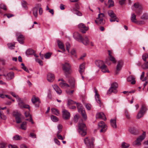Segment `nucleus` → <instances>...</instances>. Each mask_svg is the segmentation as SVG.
I'll use <instances>...</instances> for the list:
<instances>
[{
    "label": "nucleus",
    "mask_w": 148,
    "mask_h": 148,
    "mask_svg": "<svg viewBox=\"0 0 148 148\" xmlns=\"http://www.w3.org/2000/svg\"><path fill=\"white\" fill-rule=\"evenodd\" d=\"M60 86L62 88H65L69 87L70 86L65 82H61L59 83Z\"/></svg>",
    "instance_id": "nucleus-29"
},
{
    "label": "nucleus",
    "mask_w": 148,
    "mask_h": 148,
    "mask_svg": "<svg viewBox=\"0 0 148 148\" xmlns=\"http://www.w3.org/2000/svg\"><path fill=\"white\" fill-rule=\"evenodd\" d=\"M118 87V84L115 82H114L111 84V87L107 91L108 94H110L113 92L114 93H116L117 92V90L116 89Z\"/></svg>",
    "instance_id": "nucleus-5"
},
{
    "label": "nucleus",
    "mask_w": 148,
    "mask_h": 148,
    "mask_svg": "<svg viewBox=\"0 0 148 148\" xmlns=\"http://www.w3.org/2000/svg\"><path fill=\"white\" fill-rule=\"evenodd\" d=\"M108 13L109 16L110 17V21L111 22L115 21L117 17L113 11L111 10H109L108 11Z\"/></svg>",
    "instance_id": "nucleus-8"
},
{
    "label": "nucleus",
    "mask_w": 148,
    "mask_h": 148,
    "mask_svg": "<svg viewBox=\"0 0 148 148\" xmlns=\"http://www.w3.org/2000/svg\"><path fill=\"white\" fill-rule=\"evenodd\" d=\"M13 115L15 117L16 122L17 123H19L22 122L21 118V114L16 111H14L12 113Z\"/></svg>",
    "instance_id": "nucleus-10"
},
{
    "label": "nucleus",
    "mask_w": 148,
    "mask_h": 148,
    "mask_svg": "<svg viewBox=\"0 0 148 148\" xmlns=\"http://www.w3.org/2000/svg\"><path fill=\"white\" fill-rule=\"evenodd\" d=\"M80 42H81L84 45H87L89 44V41L87 36H85L84 37H82V40Z\"/></svg>",
    "instance_id": "nucleus-20"
},
{
    "label": "nucleus",
    "mask_w": 148,
    "mask_h": 148,
    "mask_svg": "<svg viewBox=\"0 0 148 148\" xmlns=\"http://www.w3.org/2000/svg\"><path fill=\"white\" fill-rule=\"evenodd\" d=\"M123 65V62L122 60H120L118 61L115 72L116 75H118L119 73V71L121 70Z\"/></svg>",
    "instance_id": "nucleus-9"
},
{
    "label": "nucleus",
    "mask_w": 148,
    "mask_h": 148,
    "mask_svg": "<svg viewBox=\"0 0 148 148\" xmlns=\"http://www.w3.org/2000/svg\"><path fill=\"white\" fill-rule=\"evenodd\" d=\"M58 131L57 133H58V134H59L62 131V125L60 124L58 125Z\"/></svg>",
    "instance_id": "nucleus-47"
},
{
    "label": "nucleus",
    "mask_w": 148,
    "mask_h": 148,
    "mask_svg": "<svg viewBox=\"0 0 148 148\" xmlns=\"http://www.w3.org/2000/svg\"><path fill=\"white\" fill-rule=\"evenodd\" d=\"M57 136L58 138L59 139L63 140L64 139L62 136L61 135L59 134H58V133H57Z\"/></svg>",
    "instance_id": "nucleus-57"
},
{
    "label": "nucleus",
    "mask_w": 148,
    "mask_h": 148,
    "mask_svg": "<svg viewBox=\"0 0 148 148\" xmlns=\"http://www.w3.org/2000/svg\"><path fill=\"white\" fill-rule=\"evenodd\" d=\"M98 20H95V22L97 25H103L105 23V21L103 18H98V17L97 18Z\"/></svg>",
    "instance_id": "nucleus-19"
},
{
    "label": "nucleus",
    "mask_w": 148,
    "mask_h": 148,
    "mask_svg": "<svg viewBox=\"0 0 148 148\" xmlns=\"http://www.w3.org/2000/svg\"><path fill=\"white\" fill-rule=\"evenodd\" d=\"M16 34L18 36V37L17 38V41L20 43L23 44L24 43V40L25 39L24 36L20 33L17 32Z\"/></svg>",
    "instance_id": "nucleus-13"
},
{
    "label": "nucleus",
    "mask_w": 148,
    "mask_h": 148,
    "mask_svg": "<svg viewBox=\"0 0 148 148\" xmlns=\"http://www.w3.org/2000/svg\"><path fill=\"white\" fill-rule=\"evenodd\" d=\"M62 117L64 119L67 120L69 119L70 117V113L66 110L64 109L62 111Z\"/></svg>",
    "instance_id": "nucleus-12"
},
{
    "label": "nucleus",
    "mask_w": 148,
    "mask_h": 148,
    "mask_svg": "<svg viewBox=\"0 0 148 148\" xmlns=\"http://www.w3.org/2000/svg\"><path fill=\"white\" fill-rule=\"evenodd\" d=\"M125 115L126 117L129 119L130 118V115L127 111H126L125 112Z\"/></svg>",
    "instance_id": "nucleus-63"
},
{
    "label": "nucleus",
    "mask_w": 148,
    "mask_h": 148,
    "mask_svg": "<svg viewBox=\"0 0 148 148\" xmlns=\"http://www.w3.org/2000/svg\"><path fill=\"white\" fill-rule=\"evenodd\" d=\"M0 8L4 10H6L7 8L6 6L4 4L1 3L0 4Z\"/></svg>",
    "instance_id": "nucleus-52"
},
{
    "label": "nucleus",
    "mask_w": 148,
    "mask_h": 148,
    "mask_svg": "<svg viewBox=\"0 0 148 148\" xmlns=\"http://www.w3.org/2000/svg\"><path fill=\"white\" fill-rule=\"evenodd\" d=\"M86 107L87 110H90L91 108V105L90 104H87L86 105Z\"/></svg>",
    "instance_id": "nucleus-64"
},
{
    "label": "nucleus",
    "mask_w": 148,
    "mask_h": 148,
    "mask_svg": "<svg viewBox=\"0 0 148 148\" xmlns=\"http://www.w3.org/2000/svg\"><path fill=\"white\" fill-rule=\"evenodd\" d=\"M8 46L9 47L10 49H13L15 47L14 45H12L11 43H9L8 44Z\"/></svg>",
    "instance_id": "nucleus-58"
},
{
    "label": "nucleus",
    "mask_w": 148,
    "mask_h": 148,
    "mask_svg": "<svg viewBox=\"0 0 148 148\" xmlns=\"http://www.w3.org/2000/svg\"><path fill=\"white\" fill-rule=\"evenodd\" d=\"M146 133L145 132H143L142 135L140 136L136 139L133 143V145L134 146H138L141 145V142L144 140L146 136Z\"/></svg>",
    "instance_id": "nucleus-4"
},
{
    "label": "nucleus",
    "mask_w": 148,
    "mask_h": 148,
    "mask_svg": "<svg viewBox=\"0 0 148 148\" xmlns=\"http://www.w3.org/2000/svg\"><path fill=\"white\" fill-rule=\"evenodd\" d=\"M54 141L58 145H60V141L56 138L54 139Z\"/></svg>",
    "instance_id": "nucleus-62"
},
{
    "label": "nucleus",
    "mask_w": 148,
    "mask_h": 148,
    "mask_svg": "<svg viewBox=\"0 0 148 148\" xmlns=\"http://www.w3.org/2000/svg\"><path fill=\"white\" fill-rule=\"evenodd\" d=\"M95 63L96 66L99 68L104 64L103 61L99 60H96Z\"/></svg>",
    "instance_id": "nucleus-24"
},
{
    "label": "nucleus",
    "mask_w": 148,
    "mask_h": 148,
    "mask_svg": "<svg viewBox=\"0 0 148 148\" xmlns=\"http://www.w3.org/2000/svg\"><path fill=\"white\" fill-rule=\"evenodd\" d=\"M144 114L143 112L140 111L137 115L136 117L137 119H139L141 117H142L144 115Z\"/></svg>",
    "instance_id": "nucleus-41"
},
{
    "label": "nucleus",
    "mask_w": 148,
    "mask_h": 148,
    "mask_svg": "<svg viewBox=\"0 0 148 148\" xmlns=\"http://www.w3.org/2000/svg\"><path fill=\"white\" fill-rule=\"evenodd\" d=\"M68 82L70 84L71 88H75V81L73 79L71 78L69 79L68 80Z\"/></svg>",
    "instance_id": "nucleus-28"
},
{
    "label": "nucleus",
    "mask_w": 148,
    "mask_h": 148,
    "mask_svg": "<svg viewBox=\"0 0 148 148\" xmlns=\"http://www.w3.org/2000/svg\"><path fill=\"white\" fill-rule=\"evenodd\" d=\"M72 11L74 14L78 16H81L82 15V13L80 11L76 10L75 8H74Z\"/></svg>",
    "instance_id": "nucleus-33"
},
{
    "label": "nucleus",
    "mask_w": 148,
    "mask_h": 148,
    "mask_svg": "<svg viewBox=\"0 0 148 148\" xmlns=\"http://www.w3.org/2000/svg\"><path fill=\"white\" fill-rule=\"evenodd\" d=\"M0 118L4 120H6L7 118L6 116L1 111H0Z\"/></svg>",
    "instance_id": "nucleus-43"
},
{
    "label": "nucleus",
    "mask_w": 148,
    "mask_h": 148,
    "mask_svg": "<svg viewBox=\"0 0 148 148\" xmlns=\"http://www.w3.org/2000/svg\"><path fill=\"white\" fill-rule=\"evenodd\" d=\"M143 67H144L145 68H143L144 69H148V61L146 62L143 65Z\"/></svg>",
    "instance_id": "nucleus-59"
},
{
    "label": "nucleus",
    "mask_w": 148,
    "mask_h": 148,
    "mask_svg": "<svg viewBox=\"0 0 148 148\" xmlns=\"http://www.w3.org/2000/svg\"><path fill=\"white\" fill-rule=\"evenodd\" d=\"M77 103H76L75 102L73 101L71 99H69L68 101V106H70L71 105H73L75 104H76L77 105Z\"/></svg>",
    "instance_id": "nucleus-42"
},
{
    "label": "nucleus",
    "mask_w": 148,
    "mask_h": 148,
    "mask_svg": "<svg viewBox=\"0 0 148 148\" xmlns=\"http://www.w3.org/2000/svg\"><path fill=\"white\" fill-rule=\"evenodd\" d=\"M39 100V98L38 97H36L35 95H33L32 99V101L33 103H34L38 101Z\"/></svg>",
    "instance_id": "nucleus-35"
},
{
    "label": "nucleus",
    "mask_w": 148,
    "mask_h": 148,
    "mask_svg": "<svg viewBox=\"0 0 148 148\" xmlns=\"http://www.w3.org/2000/svg\"><path fill=\"white\" fill-rule=\"evenodd\" d=\"M110 60L112 61L113 63H115L116 62V60L115 58L112 55H110L109 57Z\"/></svg>",
    "instance_id": "nucleus-46"
},
{
    "label": "nucleus",
    "mask_w": 148,
    "mask_h": 148,
    "mask_svg": "<svg viewBox=\"0 0 148 148\" xmlns=\"http://www.w3.org/2000/svg\"><path fill=\"white\" fill-rule=\"evenodd\" d=\"M62 69L64 72V74L66 77H68V74H70L71 72V66L69 63L65 62L62 66Z\"/></svg>",
    "instance_id": "nucleus-2"
},
{
    "label": "nucleus",
    "mask_w": 148,
    "mask_h": 148,
    "mask_svg": "<svg viewBox=\"0 0 148 148\" xmlns=\"http://www.w3.org/2000/svg\"><path fill=\"white\" fill-rule=\"evenodd\" d=\"M51 53H47L45 55V58L46 59H49L51 56Z\"/></svg>",
    "instance_id": "nucleus-54"
},
{
    "label": "nucleus",
    "mask_w": 148,
    "mask_h": 148,
    "mask_svg": "<svg viewBox=\"0 0 148 148\" xmlns=\"http://www.w3.org/2000/svg\"><path fill=\"white\" fill-rule=\"evenodd\" d=\"M77 106L78 112L81 114L83 119L86 120L87 119V116L82 104L80 103H77Z\"/></svg>",
    "instance_id": "nucleus-3"
},
{
    "label": "nucleus",
    "mask_w": 148,
    "mask_h": 148,
    "mask_svg": "<svg viewBox=\"0 0 148 148\" xmlns=\"http://www.w3.org/2000/svg\"><path fill=\"white\" fill-rule=\"evenodd\" d=\"M51 119L54 122H56L58 121V118L54 116L51 115Z\"/></svg>",
    "instance_id": "nucleus-48"
},
{
    "label": "nucleus",
    "mask_w": 148,
    "mask_h": 148,
    "mask_svg": "<svg viewBox=\"0 0 148 148\" xmlns=\"http://www.w3.org/2000/svg\"><path fill=\"white\" fill-rule=\"evenodd\" d=\"M79 116L78 114H76L74 116V119L75 123L77 122L79 119Z\"/></svg>",
    "instance_id": "nucleus-55"
},
{
    "label": "nucleus",
    "mask_w": 148,
    "mask_h": 148,
    "mask_svg": "<svg viewBox=\"0 0 148 148\" xmlns=\"http://www.w3.org/2000/svg\"><path fill=\"white\" fill-rule=\"evenodd\" d=\"M51 110L53 114L57 116H58L59 115V111L57 109L55 108H52L51 109Z\"/></svg>",
    "instance_id": "nucleus-36"
},
{
    "label": "nucleus",
    "mask_w": 148,
    "mask_h": 148,
    "mask_svg": "<svg viewBox=\"0 0 148 148\" xmlns=\"http://www.w3.org/2000/svg\"><path fill=\"white\" fill-rule=\"evenodd\" d=\"M143 59L144 61H146V59L148 58V54H144L142 56Z\"/></svg>",
    "instance_id": "nucleus-49"
},
{
    "label": "nucleus",
    "mask_w": 148,
    "mask_h": 148,
    "mask_svg": "<svg viewBox=\"0 0 148 148\" xmlns=\"http://www.w3.org/2000/svg\"><path fill=\"white\" fill-rule=\"evenodd\" d=\"M131 20L132 22L136 23H138V24L144 23L143 21H141L138 22L136 21V15L134 13L132 14Z\"/></svg>",
    "instance_id": "nucleus-15"
},
{
    "label": "nucleus",
    "mask_w": 148,
    "mask_h": 148,
    "mask_svg": "<svg viewBox=\"0 0 148 148\" xmlns=\"http://www.w3.org/2000/svg\"><path fill=\"white\" fill-rule=\"evenodd\" d=\"M129 131L132 134L134 135H137L138 134L137 130L134 127H130L129 130Z\"/></svg>",
    "instance_id": "nucleus-23"
},
{
    "label": "nucleus",
    "mask_w": 148,
    "mask_h": 148,
    "mask_svg": "<svg viewBox=\"0 0 148 148\" xmlns=\"http://www.w3.org/2000/svg\"><path fill=\"white\" fill-rule=\"evenodd\" d=\"M73 36L75 39L79 42H80L82 37L81 35L77 32H75L73 34Z\"/></svg>",
    "instance_id": "nucleus-18"
},
{
    "label": "nucleus",
    "mask_w": 148,
    "mask_h": 148,
    "mask_svg": "<svg viewBox=\"0 0 148 148\" xmlns=\"http://www.w3.org/2000/svg\"><path fill=\"white\" fill-rule=\"evenodd\" d=\"M22 138L21 136L18 135H16L13 137V139L15 140H20Z\"/></svg>",
    "instance_id": "nucleus-44"
},
{
    "label": "nucleus",
    "mask_w": 148,
    "mask_h": 148,
    "mask_svg": "<svg viewBox=\"0 0 148 148\" xmlns=\"http://www.w3.org/2000/svg\"><path fill=\"white\" fill-rule=\"evenodd\" d=\"M105 15L103 13H100L98 15V18H102L104 17Z\"/></svg>",
    "instance_id": "nucleus-60"
},
{
    "label": "nucleus",
    "mask_w": 148,
    "mask_h": 148,
    "mask_svg": "<svg viewBox=\"0 0 148 148\" xmlns=\"http://www.w3.org/2000/svg\"><path fill=\"white\" fill-rule=\"evenodd\" d=\"M14 77V73L12 72L8 73L6 75V79L8 80H10L13 78Z\"/></svg>",
    "instance_id": "nucleus-21"
},
{
    "label": "nucleus",
    "mask_w": 148,
    "mask_h": 148,
    "mask_svg": "<svg viewBox=\"0 0 148 148\" xmlns=\"http://www.w3.org/2000/svg\"><path fill=\"white\" fill-rule=\"evenodd\" d=\"M18 102V105L19 107L21 108H25L29 109H30V106L28 105L25 104L22 100H21V98L20 99L17 100Z\"/></svg>",
    "instance_id": "nucleus-11"
},
{
    "label": "nucleus",
    "mask_w": 148,
    "mask_h": 148,
    "mask_svg": "<svg viewBox=\"0 0 148 148\" xmlns=\"http://www.w3.org/2000/svg\"><path fill=\"white\" fill-rule=\"evenodd\" d=\"M99 129H100V132H105L107 130V126L103 121H101L98 123Z\"/></svg>",
    "instance_id": "nucleus-6"
},
{
    "label": "nucleus",
    "mask_w": 148,
    "mask_h": 148,
    "mask_svg": "<svg viewBox=\"0 0 148 148\" xmlns=\"http://www.w3.org/2000/svg\"><path fill=\"white\" fill-rule=\"evenodd\" d=\"M95 140V139L94 138H92L91 139V143L90 142V139H88V137H86L84 139V142L85 145L88 148L90 147L91 145L92 146H93V142Z\"/></svg>",
    "instance_id": "nucleus-7"
},
{
    "label": "nucleus",
    "mask_w": 148,
    "mask_h": 148,
    "mask_svg": "<svg viewBox=\"0 0 148 148\" xmlns=\"http://www.w3.org/2000/svg\"><path fill=\"white\" fill-rule=\"evenodd\" d=\"M127 81L128 82H131V83L132 84H135L136 83L135 78L133 75H131L128 77L127 78Z\"/></svg>",
    "instance_id": "nucleus-22"
},
{
    "label": "nucleus",
    "mask_w": 148,
    "mask_h": 148,
    "mask_svg": "<svg viewBox=\"0 0 148 148\" xmlns=\"http://www.w3.org/2000/svg\"><path fill=\"white\" fill-rule=\"evenodd\" d=\"M147 110V109L145 105L144 104H143L141 106V110L140 111L144 113L145 114Z\"/></svg>",
    "instance_id": "nucleus-38"
},
{
    "label": "nucleus",
    "mask_w": 148,
    "mask_h": 148,
    "mask_svg": "<svg viewBox=\"0 0 148 148\" xmlns=\"http://www.w3.org/2000/svg\"><path fill=\"white\" fill-rule=\"evenodd\" d=\"M78 132L82 136H84L86 134V125L83 123H79L78 125Z\"/></svg>",
    "instance_id": "nucleus-1"
},
{
    "label": "nucleus",
    "mask_w": 148,
    "mask_h": 148,
    "mask_svg": "<svg viewBox=\"0 0 148 148\" xmlns=\"http://www.w3.org/2000/svg\"><path fill=\"white\" fill-rule=\"evenodd\" d=\"M26 122H23L21 125L20 128L23 130H25L26 129Z\"/></svg>",
    "instance_id": "nucleus-37"
},
{
    "label": "nucleus",
    "mask_w": 148,
    "mask_h": 148,
    "mask_svg": "<svg viewBox=\"0 0 148 148\" xmlns=\"http://www.w3.org/2000/svg\"><path fill=\"white\" fill-rule=\"evenodd\" d=\"M34 51L31 49H28L26 51V54L27 55H32L34 54Z\"/></svg>",
    "instance_id": "nucleus-34"
},
{
    "label": "nucleus",
    "mask_w": 148,
    "mask_h": 148,
    "mask_svg": "<svg viewBox=\"0 0 148 148\" xmlns=\"http://www.w3.org/2000/svg\"><path fill=\"white\" fill-rule=\"evenodd\" d=\"M141 19L144 20L148 19V14H144L141 17Z\"/></svg>",
    "instance_id": "nucleus-51"
},
{
    "label": "nucleus",
    "mask_w": 148,
    "mask_h": 148,
    "mask_svg": "<svg viewBox=\"0 0 148 148\" xmlns=\"http://www.w3.org/2000/svg\"><path fill=\"white\" fill-rule=\"evenodd\" d=\"M96 118L101 119L104 121L106 120V118L103 112H99L97 113L96 115Z\"/></svg>",
    "instance_id": "nucleus-17"
},
{
    "label": "nucleus",
    "mask_w": 148,
    "mask_h": 148,
    "mask_svg": "<svg viewBox=\"0 0 148 148\" xmlns=\"http://www.w3.org/2000/svg\"><path fill=\"white\" fill-rule=\"evenodd\" d=\"M94 91L95 93V99L98 103L100 105V106H101L102 104L100 99V95L98 93V90L95 88H94Z\"/></svg>",
    "instance_id": "nucleus-14"
},
{
    "label": "nucleus",
    "mask_w": 148,
    "mask_h": 148,
    "mask_svg": "<svg viewBox=\"0 0 148 148\" xmlns=\"http://www.w3.org/2000/svg\"><path fill=\"white\" fill-rule=\"evenodd\" d=\"M110 123L111 126L113 128H117L116 120V119H111L110 121Z\"/></svg>",
    "instance_id": "nucleus-26"
},
{
    "label": "nucleus",
    "mask_w": 148,
    "mask_h": 148,
    "mask_svg": "<svg viewBox=\"0 0 148 148\" xmlns=\"http://www.w3.org/2000/svg\"><path fill=\"white\" fill-rule=\"evenodd\" d=\"M54 89L56 92L58 94H61L62 93V91L56 85H54L53 86Z\"/></svg>",
    "instance_id": "nucleus-27"
},
{
    "label": "nucleus",
    "mask_w": 148,
    "mask_h": 148,
    "mask_svg": "<svg viewBox=\"0 0 148 148\" xmlns=\"http://www.w3.org/2000/svg\"><path fill=\"white\" fill-rule=\"evenodd\" d=\"M130 146L129 144L126 143L125 142L123 143L122 145V147L123 148H127Z\"/></svg>",
    "instance_id": "nucleus-50"
},
{
    "label": "nucleus",
    "mask_w": 148,
    "mask_h": 148,
    "mask_svg": "<svg viewBox=\"0 0 148 148\" xmlns=\"http://www.w3.org/2000/svg\"><path fill=\"white\" fill-rule=\"evenodd\" d=\"M100 68L101 69L102 71L104 72H109V71L106 65L104 64Z\"/></svg>",
    "instance_id": "nucleus-32"
},
{
    "label": "nucleus",
    "mask_w": 148,
    "mask_h": 148,
    "mask_svg": "<svg viewBox=\"0 0 148 148\" xmlns=\"http://www.w3.org/2000/svg\"><path fill=\"white\" fill-rule=\"evenodd\" d=\"M4 16H7V17L8 18H10L11 17H12V16H14V15H13V14H5L4 15Z\"/></svg>",
    "instance_id": "nucleus-61"
},
{
    "label": "nucleus",
    "mask_w": 148,
    "mask_h": 148,
    "mask_svg": "<svg viewBox=\"0 0 148 148\" xmlns=\"http://www.w3.org/2000/svg\"><path fill=\"white\" fill-rule=\"evenodd\" d=\"M66 50L69 52L70 48V44L69 42L66 43Z\"/></svg>",
    "instance_id": "nucleus-56"
},
{
    "label": "nucleus",
    "mask_w": 148,
    "mask_h": 148,
    "mask_svg": "<svg viewBox=\"0 0 148 148\" xmlns=\"http://www.w3.org/2000/svg\"><path fill=\"white\" fill-rule=\"evenodd\" d=\"M78 27L80 28H83L86 30L88 29V27H86L84 24L81 23L78 25Z\"/></svg>",
    "instance_id": "nucleus-39"
},
{
    "label": "nucleus",
    "mask_w": 148,
    "mask_h": 148,
    "mask_svg": "<svg viewBox=\"0 0 148 148\" xmlns=\"http://www.w3.org/2000/svg\"><path fill=\"white\" fill-rule=\"evenodd\" d=\"M47 80L49 82H52L54 79V75L53 74L51 73H48L47 74Z\"/></svg>",
    "instance_id": "nucleus-16"
},
{
    "label": "nucleus",
    "mask_w": 148,
    "mask_h": 148,
    "mask_svg": "<svg viewBox=\"0 0 148 148\" xmlns=\"http://www.w3.org/2000/svg\"><path fill=\"white\" fill-rule=\"evenodd\" d=\"M10 94L16 98L17 100H18V99H20V98L18 97V95H16L14 92H11Z\"/></svg>",
    "instance_id": "nucleus-53"
},
{
    "label": "nucleus",
    "mask_w": 148,
    "mask_h": 148,
    "mask_svg": "<svg viewBox=\"0 0 148 148\" xmlns=\"http://www.w3.org/2000/svg\"><path fill=\"white\" fill-rule=\"evenodd\" d=\"M38 11V8L36 7L34 8L32 10L33 15L36 18L37 16Z\"/></svg>",
    "instance_id": "nucleus-30"
},
{
    "label": "nucleus",
    "mask_w": 148,
    "mask_h": 148,
    "mask_svg": "<svg viewBox=\"0 0 148 148\" xmlns=\"http://www.w3.org/2000/svg\"><path fill=\"white\" fill-rule=\"evenodd\" d=\"M57 42L59 47L63 51H65V49L63 44L60 40H57Z\"/></svg>",
    "instance_id": "nucleus-25"
},
{
    "label": "nucleus",
    "mask_w": 148,
    "mask_h": 148,
    "mask_svg": "<svg viewBox=\"0 0 148 148\" xmlns=\"http://www.w3.org/2000/svg\"><path fill=\"white\" fill-rule=\"evenodd\" d=\"M85 64L83 63L79 66V72L81 74H82V73L84 71L85 69Z\"/></svg>",
    "instance_id": "nucleus-31"
},
{
    "label": "nucleus",
    "mask_w": 148,
    "mask_h": 148,
    "mask_svg": "<svg viewBox=\"0 0 148 148\" xmlns=\"http://www.w3.org/2000/svg\"><path fill=\"white\" fill-rule=\"evenodd\" d=\"M108 3L109 4L108 8H110L111 7H113L114 6V1L112 0H109Z\"/></svg>",
    "instance_id": "nucleus-45"
},
{
    "label": "nucleus",
    "mask_w": 148,
    "mask_h": 148,
    "mask_svg": "<svg viewBox=\"0 0 148 148\" xmlns=\"http://www.w3.org/2000/svg\"><path fill=\"white\" fill-rule=\"evenodd\" d=\"M134 6L136 8H138L140 10H142V8L141 5L138 3H135Z\"/></svg>",
    "instance_id": "nucleus-40"
}]
</instances>
